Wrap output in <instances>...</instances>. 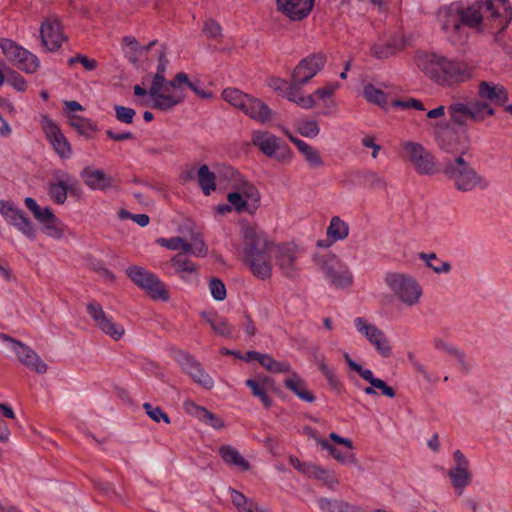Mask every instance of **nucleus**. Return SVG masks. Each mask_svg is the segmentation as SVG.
Masks as SVG:
<instances>
[{
    "instance_id": "1",
    "label": "nucleus",
    "mask_w": 512,
    "mask_h": 512,
    "mask_svg": "<svg viewBox=\"0 0 512 512\" xmlns=\"http://www.w3.org/2000/svg\"><path fill=\"white\" fill-rule=\"evenodd\" d=\"M511 20L512 6L509 0H480L466 8L460 3H451L437 12V22L453 45L465 43L468 38L465 27L499 33L506 29Z\"/></svg>"
},
{
    "instance_id": "2",
    "label": "nucleus",
    "mask_w": 512,
    "mask_h": 512,
    "mask_svg": "<svg viewBox=\"0 0 512 512\" xmlns=\"http://www.w3.org/2000/svg\"><path fill=\"white\" fill-rule=\"evenodd\" d=\"M168 60L164 55L159 58L156 73L149 87L151 108L162 112L172 110L181 104L185 99V93L181 87V81L187 80V74L179 72L172 80L165 78V71Z\"/></svg>"
},
{
    "instance_id": "3",
    "label": "nucleus",
    "mask_w": 512,
    "mask_h": 512,
    "mask_svg": "<svg viewBox=\"0 0 512 512\" xmlns=\"http://www.w3.org/2000/svg\"><path fill=\"white\" fill-rule=\"evenodd\" d=\"M244 261L252 273L267 280L272 274L271 254L274 244L255 227L247 226L243 229Z\"/></svg>"
},
{
    "instance_id": "4",
    "label": "nucleus",
    "mask_w": 512,
    "mask_h": 512,
    "mask_svg": "<svg viewBox=\"0 0 512 512\" xmlns=\"http://www.w3.org/2000/svg\"><path fill=\"white\" fill-rule=\"evenodd\" d=\"M221 96L224 101L260 124H265L272 119L273 112L268 105L238 88H226Z\"/></svg>"
},
{
    "instance_id": "5",
    "label": "nucleus",
    "mask_w": 512,
    "mask_h": 512,
    "mask_svg": "<svg viewBox=\"0 0 512 512\" xmlns=\"http://www.w3.org/2000/svg\"><path fill=\"white\" fill-rule=\"evenodd\" d=\"M0 48L6 58L20 70L26 73H34L39 68L40 61L37 56L14 41L1 39Z\"/></svg>"
},
{
    "instance_id": "6",
    "label": "nucleus",
    "mask_w": 512,
    "mask_h": 512,
    "mask_svg": "<svg viewBox=\"0 0 512 512\" xmlns=\"http://www.w3.org/2000/svg\"><path fill=\"white\" fill-rule=\"evenodd\" d=\"M0 48L6 58L20 70L26 73H34L39 68L40 61L37 56L14 41L1 39Z\"/></svg>"
},
{
    "instance_id": "7",
    "label": "nucleus",
    "mask_w": 512,
    "mask_h": 512,
    "mask_svg": "<svg viewBox=\"0 0 512 512\" xmlns=\"http://www.w3.org/2000/svg\"><path fill=\"white\" fill-rule=\"evenodd\" d=\"M315 261L335 287L343 289L353 283L351 272L335 255L316 256Z\"/></svg>"
},
{
    "instance_id": "8",
    "label": "nucleus",
    "mask_w": 512,
    "mask_h": 512,
    "mask_svg": "<svg viewBox=\"0 0 512 512\" xmlns=\"http://www.w3.org/2000/svg\"><path fill=\"white\" fill-rule=\"evenodd\" d=\"M443 173L461 191L472 190L481 179L469 162H445Z\"/></svg>"
},
{
    "instance_id": "9",
    "label": "nucleus",
    "mask_w": 512,
    "mask_h": 512,
    "mask_svg": "<svg viewBox=\"0 0 512 512\" xmlns=\"http://www.w3.org/2000/svg\"><path fill=\"white\" fill-rule=\"evenodd\" d=\"M385 281L398 298L407 305L417 303L422 294L416 281L404 274L390 273Z\"/></svg>"
},
{
    "instance_id": "10",
    "label": "nucleus",
    "mask_w": 512,
    "mask_h": 512,
    "mask_svg": "<svg viewBox=\"0 0 512 512\" xmlns=\"http://www.w3.org/2000/svg\"><path fill=\"white\" fill-rule=\"evenodd\" d=\"M0 338L11 343L12 350L17 355V358L21 364L38 374H44L47 372V365L29 346L10 337L7 334H0Z\"/></svg>"
},
{
    "instance_id": "11",
    "label": "nucleus",
    "mask_w": 512,
    "mask_h": 512,
    "mask_svg": "<svg viewBox=\"0 0 512 512\" xmlns=\"http://www.w3.org/2000/svg\"><path fill=\"white\" fill-rule=\"evenodd\" d=\"M40 125L47 140L61 158H68L71 154V147L57 124L46 114L41 115Z\"/></svg>"
},
{
    "instance_id": "12",
    "label": "nucleus",
    "mask_w": 512,
    "mask_h": 512,
    "mask_svg": "<svg viewBox=\"0 0 512 512\" xmlns=\"http://www.w3.org/2000/svg\"><path fill=\"white\" fill-rule=\"evenodd\" d=\"M358 331L368 339L381 356L388 358L392 355V346L385 333L375 325L368 324L364 318L355 319Z\"/></svg>"
},
{
    "instance_id": "13",
    "label": "nucleus",
    "mask_w": 512,
    "mask_h": 512,
    "mask_svg": "<svg viewBox=\"0 0 512 512\" xmlns=\"http://www.w3.org/2000/svg\"><path fill=\"white\" fill-rule=\"evenodd\" d=\"M87 311L98 329L104 334L109 336L114 341H119L125 334V328L113 322L111 317H108L99 303L91 302L87 305Z\"/></svg>"
},
{
    "instance_id": "14",
    "label": "nucleus",
    "mask_w": 512,
    "mask_h": 512,
    "mask_svg": "<svg viewBox=\"0 0 512 512\" xmlns=\"http://www.w3.org/2000/svg\"><path fill=\"white\" fill-rule=\"evenodd\" d=\"M470 77L471 70L466 63L445 58L442 63V69L441 73H439L437 84L454 86L468 80Z\"/></svg>"
},
{
    "instance_id": "15",
    "label": "nucleus",
    "mask_w": 512,
    "mask_h": 512,
    "mask_svg": "<svg viewBox=\"0 0 512 512\" xmlns=\"http://www.w3.org/2000/svg\"><path fill=\"white\" fill-rule=\"evenodd\" d=\"M326 63V56L323 53H313L302 59L295 67L292 77L300 83H308Z\"/></svg>"
},
{
    "instance_id": "16",
    "label": "nucleus",
    "mask_w": 512,
    "mask_h": 512,
    "mask_svg": "<svg viewBox=\"0 0 512 512\" xmlns=\"http://www.w3.org/2000/svg\"><path fill=\"white\" fill-rule=\"evenodd\" d=\"M0 213L29 239L35 238V230L32 222L22 210L17 209L11 203L0 201Z\"/></svg>"
},
{
    "instance_id": "17",
    "label": "nucleus",
    "mask_w": 512,
    "mask_h": 512,
    "mask_svg": "<svg viewBox=\"0 0 512 512\" xmlns=\"http://www.w3.org/2000/svg\"><path fill=\"white\" fill-rule=\"evenodd\" d=\"M315 0H276L278 11L292 21H301L313 9Z\"/></svg>"
},
{
    "instance_id": "18",
    "label": "nucleus",
    "mask_w": 512,
    "mask_h": 512,
    "mask_svg": "<svg viewBox=\"0 0 512 512\" xmlns=\"http://www.w3.org/2000/svg\"><path fill=\"white\" fill-rule=\"evenodd\" d=\"M84 183L93 190L105 191L110 188H117L119 180L111 175L106 174L103 170L85 168L81 172Z\"/></svg>"
},
{
    "instance_id": "19",
    "label": "nucleus",
    "mask_w": 512,
    "mask_h": 512,
    "mask_svg": "<svg viewBox=\"0 0 512 512\" xmlns=\"http://www.w3.org/2000/svg\"><path fill=\"white\" fill-rule=\"evenodd\" d=\"M40 36L43 46L50 52L57 51L64 41L61 25L58 20H47L43 22L40 29Z\"/></svg>"
},
{
    "instance_id": "20",
    "label": "nucleus",
    "mask_w": 512,
    "mask_h": 512,
    "mask_svg": "<svg viewBox=\"0 0 512 512\" xmlns=\"http://www.w3.org/2000/svg\"><path fill=\"white\" fill-rule=\"evenodd\" d=\"M444 59L445 57L435 53L418 52L415 56V63L426 76L437 83Z\"/></svg>"
},
{
    "instance_id": "21",
    "label": "nucleus",
    "mask_w": 512,
    "mask_h": 512,
    "mask_svg": "<svg viewBox=\"0 0 512 512\" xmlns=\"http://www.w3.org/2000/svg\"><path fill=\"white\" fill-rule=\"evenodd\" d=\"M251 142L266 157H273L281 147V139L268 131H254Z\"/></svg>"
},
{
    "instance_id": "22",
    "label": "nucleus",
    "mask_w": 512,
    "mask_h": 512,
    "mask_svg": "<svg viewBox=\"0 0 512 512\" xmlns=\"http://www.w3.org/2000/svg\"><path fill=\"white\" fill-rule=\"evenodd\" d=\"M349 234V227L347 223L340 219L338 216L332 217L330 225L327 228V238L317 241L318 247L328 248L334 242L345 239Z\"/></svg>"
},
{
    "instance_id": "23",
    "label": "nucleus",
    "mask_w": 512,
    "mask_h": 512,
    "mask_svg": "<svg viewBox=\"0 0 512 512\" xmlns=\"http://www.w3.org/2000/svg\"><path fill=\"white\" fill-rule=\"evenodd\" d=\"M479 96L496 105H503L508 100V92L504 86L487 81L479 84Z\"/></svg>"
},
{
    "instance_id": "24",
    "label": "nucleus",
    "mask_w": 512,
    "mask_h": 512,
    "mask_svg": "<svg viewBox=\"0 0 512 512\" xmlns=\"http://www.w3.org/2000/svg\"><path fill=\"white\" fill-rule=\"evenodd\" d=\"M441 147L446 152L450 153L453 157V160H464V157H471L468 153L469 144L467 141H459L454 133H449L446 135V138L441 140Z\"/></svg>"
},
{
    "instance_id": "25",
    "label": "nucleus",
    "mask_w": 512,
    "mask_h": 512,
    "mask_svg": "<svg viewBox=\"0 0 512 512\" xmlns=\"http://www.w3.org/2000/svg\"><path fill=\"white\" fill-rule=\"evenodd\" d=\"M305 84L306 83L295 81L292 78V81L288 84L284 97L304 109H310L315 106L316 101L314 99V95L303 96L301 94V87Z\"/></svg>"
},
{
    "instance_id": "26",
    "label": "nucleus",
    "mask_w": 512,
    "mask_h": 512,
    "mask_svg": "<svg viewBox=\"0 0 512 512\" xmlns=\"http://www.w3.org/2000/svg\"><path fill=\"white\" fill-rule=\"evenodd\" d=\"M273 254H275L277 265L287 277H293L295 272L296 257L293 251L287 246H275Z\"/></svg>"
},
{
    "instance_id": "27",
    "label": "nucleus",
    "mask_w": 512,
    "mask_h": 512,
    "mask_svg": "<svg viewBox=\"0 0 512 512\" xmlns=\"http://www.w3.org/2000/svg\"><path fill=\"white\" fill-rule=\"evenodd\" d=\"M57 181L49 184V195L57 204H64L67 199L68 192H73V184L70 183V177L62 174L61 177L56 175Z\"/></svg>"
},
{
    "instance_id": "28",
    "label": "nucleus",
    "mask_w": 512,
    "mask_h": 512,
    "mask_svg": "<svg viewBox=\"0 0 512 512\" xmlns=\"http://www.w3.org/2000/svg\"><path fill=\"white\" fill-rule=\"evenodd\" d=\"M218 452L224 463L238 467L242 471L250 470V463L234 447L222 445L219 447Z\"/></svg>"
},
{
    "instance_id": "29",
    "label": "nucleus",
    "mask_w": 512,
    "mask_h": 512,
    "mask_svg": "<svg viewBox=\"0 0 512 512\" xmlns=\"http://www.w3.org/2000/svg\"><path fill=\"white\" fill-rule=\"evenodd\" d=\"M285 386L292 391L295 395H297L301 400L305 402L312 403L315 401V396L312 392H310L307 387L305 381L298 376L295 372L292 373L290 378H287L284 381Z\"/></svg>"
},
{
    "instance_id": "30",
    "label": "nucleus",
    "mask_w": 512,
    "mask_h": 512,
    "mask_svg": "<svg viewBox=\"0 0 512 512\" xmlns=\"http://www.w3.org/2000/svg\"><path fill=\"white\" fill-rule=\"evenodd\" d=\"M68 122L80 135L91 138L98 131L97 124L89 118H84L76 114L68 115Z\"/></svg>"
},
{
    "instance_id": "31",
    "label": "nucleus",
    "mask_w": 512,
    "mask_h": 512,
    "mask_svg": "<svg viewBox=\"0 0 512 512\" xmlns=\"http://www.w3.org/2000/svg\"><path fill=\"white\" fill-rule=\"evenodd\" d=\"M230 179L233 181V187L240 192L246 200L257 202L260 198L257 189L249 184L240 174L229 171Z\"/></svg>"
},
{
    "instance_id": "32",
    "label": "nucleus",
    "mask_w": 512,
    "mask_h": 512,
    "mask_svg": "<svg viewBox=\"0 0 512 512\" xmlns=\"http://www.w3.org/2000/svg\"><path fill=\"white\" fill-rule=\"evenodd\" d=\"M141 288L145 289L154 300L167 301L169 299V293L164 284L152 273L148 276V279L143 283Z\"/></svg>"
},
{
    "instance_id": "33",
    "label": "nucleus",
    "mask_w": 512,
    "mask_h": 512,
    "mask_svg": "<svg viewBox=\"0 0 512 512\" xmlns=\"http://www.w3.org/2000/svg\"><path fill=\"white\" fill-rule=\"evenodd\" d=\"M319 506L326 512H361L359 507L340 499L323 498L320 499Z\"/></svg>"
},
{
    "instance_id": "34",
    "label": "nucleus",
    "mask_w": 512,
    "mask_h": 512,
    "mask_svg": "<svg viewBox=\"0 0 512 512\" xmlns=\"http://www.w3.org/2000/svg\"><path fill=\"white\" fill-rule=\"evenodd\" d=\"M306 476L314 477L320 481H322L326 486L333 489L337 484L338 480L334 476V473L330 470L324 469L315 464H311L308 471H306Z\"/></svg>"
},
{
    "instance_id": "35",
    "label": "nucleus",
    "mask_w": 512,
    "mask_h": 512,
    "mask_svg": "<svg viewBox=\"0 0 512 512\" xmlns=\"http://www.w3.org/2000/svg\"><path fill=\"white\" fill-rule=\"evenodd\" d=\"M170 262L175 272L178 273L183 279L186 278V273H197L196 264H194L189 259L183 257L181 254H177L174 257H172Z\"/></svg>"
},
{
    "instance_id": "36",
    "label": "nucleus",
    "mask_w": 512,
    "mask_h": 512,
    "mask_svg": "<svg viewBox=\"0 0 512 512\" xmlns=\"http://www.w3.org/2000/svg\"><path fill=\"white\" fill-rule=\"evenodd\" d=\"M215 174L211 172L207 165H202L198 170V183L205 195H210L215 190Z\"/></svg>"
},
{
    "instance_id": "37",
    "label": "nucleus",
    "mask_w": 512,
    "mask_h": 512,
    "mask_svg": "<svg viewBox=\"0 0 512 512\" xmlns=\"http://www.w3.org/2000/svg\"><path fill=\"white\" fill-rule=\"evenodd\" d=\"M448 474H449L452 486L456 490H460V493L471 482V473H470L469 469L453 468V469L449 470Z\"/></svg>"
},
{
    "instance_id": "38",
    "label": "nucleus",
    "mask_w": 512,
    "mask_h": 512,
    "mask_svg": "<svg viewBox=\"0 0 512 512\" xmlns=\"http://www.w3.org/2000/svg\"><path fill=\"white\" fill-rule=\"evenodd\" d=\"M399 50L400 46L395 41L376 43L371 48L372 55L377 59H387Z\"/></svg>"
},
{
    "instance_id": "39",
    "label": "nucleus",
    "mask_w": 512,
    "mask_h": 512,
    "mask_svg": "<svg viewBox=\"0 0 512 512\" xmlns=\"http://www.w3.org/2000/svg\"><path fill=\"white\" fill-rule=\"evenodd\" d=\"M157 243L170 250H182L185 253L192 251V244L188 242L184 237L177 236L172 238H159Z\"/></svg>"
},
{
    "instance_id": "40",
    "label": "nucleus",
    "mask_w": 512,
    "mask_h": 512,
    "mask_svg": "<svg viewBox=\"0 0 512 512\" xmlns=\"http://www.w3.org/2000/svg\"><path fill=\"white\" fill-rule=\"evenodd\" d=\"M363 96L369 103L384 107L387 104V95L373 84H367L363 88Z\"/></svg>"
},
{
    "instance_id": "41",
    "label": "nucleus",
    "mask_w": 512,
    "mask_h": 512,
    "mask_svg": "<svg viewBox=\"0 0 512 512\" xmlns=\"http://www.w3.org/2000/svg\"><path fill=\"white\" fill-rule=\"evenodd\" d=\"M261 358V366L271 373H289L291 371V366L288 362L276 361L269 354H264Z\"/></svg>"
},
{
    "instance_id": "42",
    "label": "nucleus",
    "mask_w": 512,
    "mask_h": 512,
    "mask_svg": "<svg viewBox=\"0 0 512 512\" xmlns=\"http://www.w3.org/2000/svg\"><path fill=\"white\" fill-rule=\"evenodd\" d=\"M449 113L452 120L458 125H465L470 119L469 105L463 103H453L449 106Z\"/></svg>"
},
{
    "instance_id": "43",
    "label": "nucleus",
    "mask_w": 512,
    "mask_h": 512,
    "mask_svg": "<svg viewBox=\"0 0 512 512\" xmlns=\"http://www.w3.org/2000/svg\"><path fill=\"white\" fill-rule=\"evenodd\" d=\"M411 164L419 175L432 176L443 172L445 162H411Z\"/></svg>"
},
{
    "instance_id": "44",
    "label": "nucleus",
    "mask_w": 512,
    "mask_h": 512,
    "mask_svg": "<svg viewBox=\"0 0 512 512\" xmlns=\"http://www.w3.org/2000/svg\"><path fill=\"white\" fill-rule=\"evenodd\" d=\"M470 119L475 121H481L486 116L494 115V109L487 103L475 102L469 105Z\"/></svg>"
},
{
    "instance_id": "45",
    "label": "nucleus",
    "mask_w": 512,
    "mask_h": 512,
    "mask_svg": "<svg viewBox=\"0 0 512 512\" xmlns=\"http://www.w3.org/2000/svg\"><path fill=\"white\" fill-rule=\"evenodd\" d=\"M197 417L200 421L206 423L207 425L213 427L214 429H221L225 426L224 421L218 417L216 414L212 413L205 407L197 408Z\"/></svg>"
},
{
    "instance_id": "46",
    "label": "nucleus",
    "mask_w": 512,
    "mask_h": 512,
    "mask_svg": "<svg viewBox=\"0 0 512 512\" xmlns=\"http://www.w3.org/2000/svg\"><path fill=\"white\" fill-rule=\"evenodd\" d=\"M207 322L215 333L223 337H229L233 332V326L223 318L209 317Z\"/></svg>"
},
{
    "instance_id": "47",
    "label": "nucleus",
    "mask_w": 512,
    "mask_h": 512,
    "mask_svg": "<svg viewBox=\"0 0 512 512\" xmlns=\"http://www.w3.org/2000/svg\"><path fill=\"white\" fill-rule=\"evenodd\" d=\"M285 134L289 137L290 141L295 144L298 150L306 157V160H319L318 152L309 146L306 142L294 137L286 130Z\"/></svg>"
},
{
    "instance_id": "48",
    "label": "nucleus",
    "mask_w": 512,
    "mask_h": 512,
    "mask_svg": "<svg viewBox=\"0 0 512 512\" xmlns=\"http://www.w3.org/2000/svg\"><path fill=\"white\" fill-rule=\"evenodd\" d=\"M246 385L252 390L255 397L260 398L266 408H269L272 405L271 398L268 397L265 387L261 385L259 380L248 379L246 381Z\"/></svg>"
},
{
    "instance_id": "49",
    "label": "nucleus",
    "mask_w": 512,
    "mask_h": 512,
    "mask_svg": "<svg viewBox=\"0 0 512 512\" xmlns=\"http://www.w3.org/2000/svg\"><path fill=\"white\" fill-rule=\"evenodd\" d=\"M297 131L304 137L314 138L319 134L320 128L315 120H301L297 124Z\"/></svg>"
},
{
    "instance_id": "50",
    "label": "nucleus",
    "mask_w": 512,
    "mask_h": 512,
    "mask_svg": "<svg viewBox=\"0 0 512 512\" xmlns=\"http://www.w3.org/2000/svg\"><path fill=\"white\" fill-rule=\"evenodd\" d=\"M231 501L238 512H248L254 501L248 499L244 494L234 489L231 490Z\"/></svg>"
},
{
    "instance_id": "51",
    "label": "nucleus",
    "mask_w": 512,
    "mask_h": 512,
    "mask_svg": "<svg viewBox=\"0 0 512 512\" xmlns=\"http://www.w3.org/2000/svg\"><path fill=\"white\" fill-rule=\"evenodd\" d=\"M123 41L125 45L129 47L130 50L135 54L129 57V59L133 62L136 61L137 55H140L142 52L148 51L156 43V41H151L148 45L142 46L134 37L131 36H125L123 38Z\"/></svg>"
},
{
    "instance_id": "52",
    "label": "nucleus",
    "mask_w": 512,
    "mask_h": 512,
    "mask_svg": "<svg viewBox=\"0 0 512 512\" xmlns=\"http://www.w3.org/2000/svg\"><path fill=\"white\" fill-rule=\"evenodd\" d=\"M403 148L410 157V160H427V154L421 144L406 142L404 143Z\"/></svg>"
},
{
    "instance_id": "53",
    "label": "nucleus",
    "mask_w": 512,
    "mask_h": 512,
    "mask_svg": "<svg viewBox=\"0 0 512 512\" xmlns=\"http://www.w3.org/2000/svg\"><path fill=\"white\" fill-rule=\"evenodd\" d=\"M143 409L153 421L157 423L163 421L166 424H170L169 416L160 407H154L146 402L143 404Z\"/></svg>"
},
{
    "instance_id": "54",
    "label": "nucleus",
    "mask_w": 512,
    "mask_h": 512,
    "mask_svg": "<svg viewBox=\"0 0 512 512\" xmlns=\"http://www.w3.org/2000/svg\"><path fill=\"white\" fill-rule=\"evenodd\" d=\"M116 119L125 124H132L136 111L132 108L125 107L122 105H114Z\"/></svg>"
},
{
    "instance_id": "55",
    "label": "nucleus",
    "mask_w": 512,
    "mask_h": 512,
    "mask_svg": "<svg viewBox=\"0 0 512 512\" xmlns=\"http://www.w3.org/2000/svg\"><path fill=\"white\" fill-rule=\"evenodd\" d=\"M209 289L212 297L216 301H223L226 298V287L222 280L211 278L209 281Z\"/></svg>"
},
{
    "instance_id": "56",
    "label": "nucleus",
    "mask_w": 512,
    "mask_h": 512,
    "mask_svg": "<svg viewBox=\"0 0 512 512\" xmlns=\"http://www.w3.org/2000/svg\"><path fill=\"white\" fill-rule=\"evenodd\" d=\"M127 274L129 278L139 287H141L143 283L148 279V276L151 275L150 272L138 266L129 267Z\"/></svg>"
},
{
    "instance_id": "57",
    "label": "nucleus",
    "mask_w": 512,
    "mask_h": 512,
    "mask_svg": "<svg viewBox=\"0 0 512 512\" xmlns=\"http://www.w3.org/2000/svg\"><path fill=\"white\" fill-rule=\"evenodd\" d=\"M7 83L18 92H24L27 88L26 80L19 73L12 70L7 72Z\"/></svg>"
},
{
    "instance_id": "58",
    "label": "nucleus",
    "mask_w": 512,
    "mask_h": 512,
    "mask_svg": "<svg viewBox=\"0 0 512 512\" xmlns=\"http://www.w3.org/2000/svg\"><path fill=\"white\" fill-rule=\"evenodd\" d=\"M392 106L394 108H398L401 110H407V109H416L419 111H424L425 107L423 103L415 98H409L407 100H394L392 102Z\"/></svg>"
},
{
    "instance_id": "59",
    "label": "nucleus",
    "mask_w": 512,
    "mask_h": 512,
    "mask_svg": "<svg viewBox=\"0 0 512 512\" xmlns=\"http://www.w3.org/2000/svg\"><path fill=\"white\" fill-rule=\"evenodd\" d=\"M420 257L423 260H425L426 264L430 268H432L436 273L448 272L451 269L450 264L448 262H446V261L440 262L439 265H434L432 263V260H437V257H436L435 253H430V254L421 253Z\"/></svg>"
},
{
    "instance_id": "60",
    "label": "nucleus",
    "mask_w": 512,
    "mask_h": 512,
    "mask_svg": "<svg viewBox=\"0 0 512 512\" xmlns=\"http://www.w3.org/2000/svg\"><path fill=\"white\" fill-rule=\"evenodd\" d=\"M190 241V244H192V251L190 253H193L198 257H205L207 255L208 247L202 238L201 232L192 237Z\"/></svg>"
},
{
    "instance_id": "61",
    "label": "nucleus",
    "mask_w": 512,
    "mask_h": 512,
    "mask_svg": "<svg viewBox=\"0 0 512 512\" xmlns=\"http://www.w3.org/2000/svg\"><path fill=\"white\" fill-rule=\"evenodd\" d=\"M200 371L201 372L191 371L192 379L202 387L206 389H212L214 387V381L212 377L205 372L202 365L200 366Z\"/></svg>"
},
{
    "instance_id": "62",
    "label": "nucleus",
    "mask_w": 512,
    "mask_h": 512,
    "mask_svg": "<svg viewBox=\"0 0 512 512\" xmlns=\"http://www.w3.org/2000/svg\"><path fill=\"white\" fill-rule=\"evenodd\" d=\"M75 63L82 64L83 67L88 71H92L97 67V61L95 59L88 58L83 54H77L76 56L68 59V65L72 66Z\"/></svg>"
},
{
    "instance_id": "63",
    "label": "nucleus",
    "mask_w": 512,
    "mask_h": 512,
    "mask_svg": "<svg viewBox=\"0 0 512 512\" xmlns=\"http://www.w3.org/2000/svg\"><path fill=\"white\" fill-rule=\"evenodd\" d=\"M178 232L180 234H182L186 240L187 239H191L192 237H194L195 235H197L200 231H198L196 229V225L195 223L190 220V219H186L184 220L178 227Z\"/></svg>"
},
{
    "instance_id": "64",
    "label": "nucleus",
    "mask_w": 512,
    "mask_h": 512,
    "mask_svg": "<svg viewBox=\"0 0 512 512\" xmlns=\"http://www.w3.org/2000/svg\"><path fill=\"white\" fill-rule=\"evenodd\" d=\"M227 200L230 204L234 206V209L237 212H242L247 207V200L243 197V195L238 192H231L227 195Z\"/></svg>"
}]
</instances>
